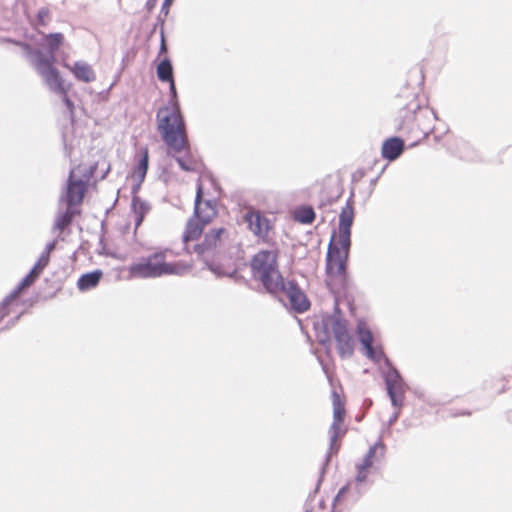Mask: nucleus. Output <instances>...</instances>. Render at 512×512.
Returning a JSON list of instances; mask_svg holds the SVG:
<instances>
[{
    "instance_id": "nucleus-26",
    "label": "nucleus",
    "mask_w": 512,
    "mask_h": 512,
    "mask_svg": "<svg viewBox=\"0 0 512 512\" xmlns=\"http://www.w3.org/2000/svg\"><path fill=\"white\" fill-rule=\"evenodd\" d=\"M57 240H53L46 244L44 251L41 253L38 261L32 267V273L40 276L50 261V254L56 249Z\"/></svg>"
},
{
    "instance_id": "nucleus-13",
    "label": "nucleus",
    "mask_w": 512,
    "mask_h": 512,
    "mask_svg": "<svg viewBox=\"0 0 512 512\" xmlns=\"http://www.w3.org/2000/svg\"><path fill=\"white\" fill-rule=\"evenodd\" d=\"M422 110L420 104L413 100L400 110V121L396 129L402 132H410L416 119V112Z\"/></svg>"
},
{
    "instance_id": "nucleus-39",
    "label": "nucleus",
    "mask_w": 512,
    "mask_h": 512,
    "mask_svg": "<svg viewBox=\"0 0 512 512\" xmlns=\"http://www.w3.org/2000/svg\"><path fill=\"white\" fill-rule=\"evenodd\" d=\"M132 179H133V184L131 187V195H132V197H139L138 193H139L144 181H140L139 178H132Z\"/></svg>"
},
{
    "instance_id": "nucleus-27",
    "label": "nucleus",
    "mask_w": 512,
    "mask_h": 512,
    "mask_svg": "<svg viewBox=\"0 0 512 512\" xmlns=\"http://www.w3.org/2000/svg\"><path fill=\"white\" fill-rule=\"evenodd\" d=\"M316 218V213L312 206L301 205L298 206L293 212L294 221L300 224H312Z\"/></svg>"
},
{
    "instance_id": "nucleus-25",
    "label": "nucleus",
    "mask_w": 512,
    "mask_h": 512,
    "mask_svg": "<svg viewBox=\"0 0 512 512\" xmlns=\"http://www.w3.org/2000/svg\"><path fill=\"white\" fill-rule=\"evenodd\" d=\"M226 234L227 230L223 227L212 229L205 234L203 242L211 252L222 245L223 236Z\"/></svg>"
},
{
    "instance_id": "nucleus-2",
    "label": "nucleus",
    "mask_w": 512,
    "mask_h": 512,
    "mask_svg": "<svg viewBox=\"0 0 512 512\" xmlns=\"http://www.w3.org/2000/svg\"><path fill=\"white\" fill-rule=\"evenodd\" d=\"M336 233L333 232L328 244L326 254V275L327 284L332 281L339 282V289L345 290L348 287L347 262L351 248V231H339L338 243L335 242Z\"/></svg>"
},
{
    "instance_id": "nucleus-1",
    "label": "nucleus",
    "mask_w": 512,
    "mask_h": 512,
    "mask_svg": "<svg viewBox=\"0 0 512 512\" xmlns=\"http://www.w3.org/2000/svg\"><path fill=\"white\" fill-rule=\"evenodd\" d=\"M169 84V101L167 105L160 107L156 113L158 130L162 140L168 148L178 152L187 146V141L183 137V131L186 126L184 116L181 112L178 101V94L175 80L166 81Z\"/></svg>"
},
{
    "instance_id": "nucleus-40",
    "label": "nucleus",
    "mask_w": 512,
    "mask_h": 512,
    "mask_svg": "<svg viewBox=\"0 0 512 512\" xmlns=\"http://www.w3.org/2000/svg\"><path fill=\"white\" fill-rule=\"evenodd\" d=\"M173 2L174 0L163 1L159 15H161L164 19H166V17L168 16L170 7L173 4Z\"/></svg>"
},
{
    "instance_id": "nucleus-34",
    "label": "nucleus",
    "mask_w": 512,
    "mask_h": 512,
    "mask_svg": "<svg viewBox=\"0 0 512 512\" xmlns=\"http://www.w3.org/2000/svg\"><path fill=\"white\" fill-rule=\"evenodd\" d=\"M203 196V186L200 182H198L194 201V217L196 218H200V215H202V205L204 202Z\"/></svg>"
},
{
    "instance_id": "nucleus-6",
    "label": "nucleus",
    "mask_w": 512,
    "mask_h": 512,
    "mask_svg": "<svg viewBox=\"0 0 512 512\" xmlns=\"http://www.w3.org/2000/svg\"><path fill=\"white\" fill-rule=\"evenodd\" d=\"M386 370L382 372L387 395L393 408L403 407L405 393L408 388L399 370L385 357Z\"/></svg>"
},
{
    "instance_id": "nucleus-5",
    "label": "nucleus",
    "mask_w": 512,
    "mask_h": 512,
    "mask_svg": "<svg viewBox=\"0 0 512 512\" xmlns=\"http://www.w3.org/2000/svg\"><path fill=\"white\" fill-rule=\"evenodd\" d=\"M168 249L156 250L147 256L140 257L129 267L132 276L150 279L166 275H180L181 269L172 262H167Z\"/></svg>"
},
{
    "instance_id": "nucleus-31",
    "label": "nucleus",
    "mask_w": 512,
    "mask_h": 512,
    "mask_svg": "<svg viewBox=\"0 0 512 512\" xmlns=\"http://www.w3.org/2000/svg\"><path fill=\"white\" fill-rule=\"evenodd\" d=\"M333 421L343 423L345 418V405L336 391H332Z\"/></svg>"
},
{
    "instance_id": "nucleus-18",
    "label": "nucleus",
    "mask_w": 512,
    "mask_h": 512,
    "mask_svg": "<svg viewBox=\"0 0 512 512\" xmlns=\"http://www.w3.org/2000/svg\"><path fill=\"white\" fill-rule=\"evenodd\" d=\"M149 168V150L147 147H142L136 156V163L131 172V178H139L140 181H145Z\"/></svg>"
},
{
    "instance_id": "nucleus-11",
    "label": "nucleus",
    "mask_w": 512,
    "mask_h": 512,
    "mask_svg": "<svg viewBox=\"0 0 512 512\" xmlns=\"http://www.w3.org/2000/svg\"><path fill=\"white\" fill-rule=\"evenodd\" d=\"M279 293L287 295L290 307L296 313H304L309 310L310 301L296 281L284 279L283 288L279 289Z\"/></svg>"
},
{
    "instance_id": "nucleus-38",
    "label": "nucleus",
    "mask_w": 512,
    "mask_h": 512,
    "mask_svg": "<svg viewBox=\"0 0 512 512\" xmlns=\"http://www.w3.org/2000/svg\"><path fill=\"white\" fill-rule=\"evenodd\" d=\"M205 265H206L207 269L210 270L217 277H225L226 272L222 271L220 266L214 265L213 263L209 262L208 260H205Z\"/></svg>"
},
{
    "instance_id": "nucleus-30",
    "label": "nucleus",
    "mask_w": 512,
    "mask_h": 512,
    "mask_svg": "<svg viewBox=\"0 0 512 512\" xmlns=\"http://www.w3.org/2000/svg\"><path fill=\"white\" fill-rule=\"evenodd\" d=\"M45 41L47 45L46 56H55V52L60 48L64 42V35L60 32L49 33L45 35Z\"/></svg>"
},
{
    "instance_id": "nucleus-29",
    "label": "nucleus",
    "mask_w": 512,
    "mask_h": 512,
    "mask_svg": "<svg viewBox=\"0 0 512 512\" xmlns=\"http://www.w3.org/2000/svg\"><path fill=\"white\" fill-rule=\"evenodd\" d=\"M39 276H36L35 273H32V269L29 273L20 281V283L8 294L6 297L9 298L12 302L16 300L19 295L26 289L29 288Z\"/></svg>"
},
{
    "instance_id": "nucleus-32",
    "label": "nucleus",
    "mask_w": 512,
    "mask_h": 512,
    "mask_svg": "<svg viewBox=\"0 0 512 512\" xmlns=\"http://www.w3.org/2000/svg\"><path fill=\"white\" fill-rule=\"evenodd\" d=\"M51 11L48 7H42L38 10L35 19L31 20V25L39 30L40 28L47 27L51 22Z\"/></svg>"
},
{
    "instance_id": "nucleus-52",
    "label": "nucleus",
    "mask_w": 512,
    "mask_h": 512,
    "mask_svg": "<svg viewBox=\"0 0 512 512\" xmlns=\"http://www.w3.org/2000/svg\"><path fill=\"white\" fill-rule=\"evenodd\" d=\"M428 134H429V132H425V133H424V137H427V136H428Z\"/></svg>"
},
{
    "instance_id": "nucleus-24",
    "label": "nucleus",
    "mask_w": 512,
    "mask_h": 512,
    "mask_svg": "<svg viewBox=\"0 0 512 512\" xmlns=\"http://www.w3.org/2000/svg\"><path fill=\"white\" fill-rule=\"evenodd\" d=\"M79 213L74 207L67 206L66 210L57 213L53 229L64 231L73 221L74 217Z\"/></svg>"
},
{
    "instance_id": "nucleus-4",
    "label": "nucleus",
    "mask_w": 512,
    "mask_h": 512,
    "mask_svg": "<svg viewBox=\"0 0 512 512\" xmlns=\"http://www.w3.org/2000/svg\"><path fill=\"white\" fill-rule=\"evenodd\" d=\"M5 40L8 41V43L20 46L25 51L26 56L32 58L34 66L53 92L57 94L68 92L70 85H65L60 72L54 67L55 56H46L40 49H33L32 46L26 42L13 39Z\"/></svg>"
},
{
    "instance_id": "nucleus-35",
    "label": "nucleus",
    "mask_w": 512,
    "mask_h": 512,
    "mask_svg": "<svg viewBox=\"0 0 512 512\" xmlns=\"http://www.w3.org/2000/svg\"><path fill=\"white\" fill-rule=\"evenodd\" d=\"M330 317H335V318L337 317V318H340V319H344L342 317V312H341V309L339 307L338 300L336 298L334 300V312H333V314L327 315L326 317L323 318L322 325L325 328L331 327V324H328V319Z\"/></svg>"
},
{
    "instance_id": "nucleus-14",
    "label": "nucleus",
    "mask_w": 512,
    "mask_h": 512,
    "mask_svg": "<svg viewBox=\"0 0 512 512\" xmlns=\"http://www.w3.org/2000/svg\"><path fill=\"white\" fill-rule=\"evenodd\" d=\"M405 150V142L398 136L386 139L382 144V157L388 161L397 160Z\"/></svg>"
},
{
    "instance_id": "nucleus-42",
    "label": "nucleus",
    "mask_w": 512,
    "mask_h": 512,
    "mask_svg": "<svg viewBox=\"0 0 512 512\" xmlns=\"http://www.w3.org/2000/svg\"><path fill=\"white\" fill-rule=\"evenodd\" d=\"M394 409H395L394 413L389 417V419L387 421L388 427H391L392 425H394L397 422V420L399 419L402 407L394 408Z\"/></svg>"
},
{
    "instance_id": "nucleus-8",
    "label": "nucleus",
    "mask_w": 512,
    "mask_h": 512,
    "mask_svg": "<svg viewBox=\"0 0 512 512\" xmlns=\"http://www.w3.org/2000/svg\"><path fill=\"white\" fill-rule=\"evenodd\" d=\"M328 324H331V331L337 343V350L341 358H349L354 352V343L348 332L345 319L330 317Z\"/></svg>"
},
{
    "instance_id": "nucleus-23",
    "label": "nucleus",
    "mask_w": 512,
    "mask_h": 512,
    "mask_svg": "<svg viewBox=\"0 0 512 512\" xmlns=\"http://www.w3.org/2000/svg\"><path fill=\"white\" fill-rule=\"evenodd\" d=\"M131 209L135 214V228L141 226L146 214L150 211V205L140 197H132Z\"/></svg>"
},
{
    "instance_id": "nucleus-7",
    "label": "nucleus",
    "mask_w": 512,
    "mask_h": 512,
    "mask_svg": "<svg viewBox=\"0 0 512 512\" xmlns=\"http://www.w3.org/2000/svg\"><path fill=\"white\" fill-rule=\"evenodd\" d=\"M356 471L357 474L355 476V487L352 490L351 489V483L348 482L344 486H342L332 501V511L331 512H345L346 509L342 507V502L345 497L349 501H351L352 504L356 503L364 494V490L362 489V484L367 481L368 478V470L370 468L363 467V464L358 463L356 464Z\"/></svg>"
},
{
    "instance_id": "nucleus-36",
    "label": "nucleus",
    "mask_w": 512,
    "mask_h": 512,
    "mask_svg": "<svg viewBox=\"0 0 512 512\" xmlns=\"http://www.w3.org/2000/svg\"><path fill=\"white\" fill-rule=\"evenodd\" d=\"M329 330H331V327L325 328L323 326V331L317 333V340L319 344L326 345L330 343Z\"/></svg>"
},
{
    "instance_id": "nucleus-15",
    "label": "nucleus",
    "mask_w": 512,
    "mask_h": 512,
    "mask_svg": "<svg viewBox=\"0 0 512 512\" xmlns=\"http://www.w3.org/2000/svg\"><path fill=\"white\" fill-rule=\"evenodd\" d=\"M210 217V215H200V218L195 217L190 219L186 224V228L182 236L183 242L188 243L200 237L205 225L209 223Z\"/></svg>"
},
{
    "instance_id": "nucleus-51",
    "label": "nucleus",
    "mask_w": 512,
    "mask_h": 512,
    "mask_svg": "<svg viewBox=\"0 0 512 512\" xmlns=\"http://www.w3.org/2000/svg\"><path fill=\"white\" fill-rule=\"evenodd\" d=\"M376 182H377V178L373 179V180L371 181V184H372V185H374Z\"/></svg>"
},
{
    "instance_id": "nucleus-22",
    "label": "nucleus",
    "mask_w": 512,
    "mask_h": 512,
    "mask_svg": "<svg viewBox=\"0 0 512 512\" xmlns=\"http://www.w3.org/2000/svg\"><path fill=\"white\" fill-rule=\"evenodd\" d=\"M74 77L81 82L90 83L96 79L92 67L84 61H76L71 68Z\"/></svg>"
},
{
    "instance_id": "nucleus-37",
    "label": "nucleus",
    "mask_w": 512,
    "mask_h": 512,
    "mask_svg": "<svg viewBox=\"0 0 512 512\" xmlns=\"http://www.w3.org/2000/svg\"><path fill=\"white\" fill-rule=\"evenodd\" d=\"M59 95L62 97V101H63L64 105L66 106V108L68 109L71 119H73L74 118V108H75L73 101L68 97L67 93L59 94Z\"/></svg>"
},
{
    "instance_id": "nucleus-3",
    "label": "nucleus",
    "mask_w": 512,
    "mask_h": 512,
    "mask_svg": "<svg viewBox=\"0 0 512 512\" xmlns=\"http://www.w3.org/2000/svg\"><path fill=\"white\" fill-rule=\"evenodd\" d=\"M249 266L253 279L259 281L268 294H279L284 277L279 271L277 251L260 250L253 255Z\"/></svg>"
},
{
    "instance_id": "nucleus-19",
    "label": "nucleus",
    "mask_w": 512,
    "mask_h": 512,
    "mask_svg": "<svg viewBox=\"0 0 512 512\" xmlns=\"http://www.w3.org/2000/svg\"><path fill=\"white\" fill-rule=\"evenodd\" d=\"M386 446L382 440H378L370 446L366 452L361 464L363 467L372 468L374 462H381L385 456Z\"/></svg>"
},
{
    "instance_id": "nucleus-33",
    "label": "nucleus",
    "mask_w": 512,
    "mask_h": 512,
    "mask_svg": "<svg viewBox=\"0 0 512 512\" xmlns=\"http://www.w3.org/2000/svg\"><path fill=\"white\" fill-rule=\"evenodd\" d=\"M164 24L165 19L158 15L156 19V24L153 27L152 33L156 30L157 26H160V48H159V54H165L168 52V46L166 43L165 33H164Z\"/></svg>"
},
{
    "instance_id": "nucleus-10",
    "label": "nucleus",
    "mask_w": 512,
    "mask_h": 512,
    "mask_svg": "<svg viewBox=\"0 0 512 512\" xmlns=\"http://www.w3.org/2000/svg\"><path fill=\"white\" fill-rule=\"evenodd\" d=\"M86 190L87 182L82 179H75L74 170L72 169L69 173L65 189L60 196V202L75 208V206L83 202Z\"/></svg>"
},
{
    "instance_id": "nucleus-45",
    "label": "nucleus",
    "mask_w": 512,
    "mask_h": 512,
    "mask_svg": "<svg viewBox=\"0 0 512 512\" xmlns=\"http://www.w3.org/2000/svg\"><path fill=\"white\" fill-rule=\"evenodd\" d=\"M225 276L229 277V278H232V279H235V280L243 279V277L238 274L237 269H234L231 272L225 273Z\"/></svg>"
},
{
    "instance_id": "nucleus-46",
    "label": "nucleus",
    "mask_w": 512,
    "mask_h": 512,
    "mask_svg": "<svg viewBox=\"0 0 512 512\" xmlns=\"http://www.w3.org/2000/svg\"><path fill=\"white\" fill-rule=\"evenodd\" d=\"M157 4V0H147L145 4V8L148 12H151Z\"/></svg>"
},
{
    "instance_id": "nucleus-12",
    "label": "nucleus",
    "mask_w": 512,
    "mask_h": 512,
    "mask_svg": "<svg viewBox=\"0 0 512 512\" xmlns=\"http://www.w3.org/2000/svg\"><path fill=\"white\" fill-rule=\"evenodd\" d=\"M357 334L367 358L374 362H379L381 359L385 360V357L387 356L384 354L382 348L373 346L374 336L369 328L364 324L359 323L357 325Z\"/></svg>"
},
{
    "instance_id": "nucleus-48",
    "label": "nucleus",
    "mask_w": 512,
    "mask_h": 512,
    "mask_svg": "<svg viewBox=\"0 0 512 512\" xmlns=\"http://www.w3.org/2000/svg\"><path fill=\"white\" fill-rule=\"evenodd\" d=\"M109 171H110V165H108L106 170L103 172L101 179H104L107 176V174L109 173Z\"/></svg>"
},
{
    "instance_id": "nucleus-41",
    "label": "nucleus",
    "mask_w": 512,
    "mask_h": 512,
    "mask_svg": "<svg viewBox=\"0 0 512 512\" xmlns=\"http://www.w3.org/2000/svg\"><path fill=\"white\" fill-rule=\"evenodd\" d=\"M194 251L199 255L204 257L206 253L210 252L209 249L205 246L204 242L198 243L194 246ZM205 261L206 259L203 258Z\"/></svg>"
},
{
    "instance_id": "nucleus-47",
    "label": "nucleus",
    "mask_w": 512,
    "mask_h": 512,
    "mask_svg": "<svg viewBox=\"0 0 512 512\" xmlns=\"http://www.w3.org/2000/svg\"><path fill=\"white\" fill-rule=\"evenodd\" d=\"M426 112H430L435 120H438V115L434 109H426Z\"/></svg>"
},
{
    "instance_id": "nucleus-16",
    "label": "nucleus",
    "mask_w": 512,
    "mask_h": 512,
    "mask_svg": "<svg viewBox=\"0 0 512 512\" xmlns=\"http://www.w3.org/2000/svg\"><path fill=\"white\" fill-rule=\"evenodd\" d=\"M341 424L342 423L334 422L333 421L331 426H330V430H329V433H330V451H329V453L326 456V459H325V462H324L323 466L321 467L320 476H319V479H318L317 484H316V489H315L316 491L320 488V485H321V483L323 481V477H324V474L326 472V465L330 461L331 453H337L338 450H339V444H337V440H338V438L341 435Z\"/></svg>"
},
{
    "instance_id": "nucleus-43",
    "label": "nucleus",
    "mask_w": 512,
    "mask_h": 512,
    "mask_svg": "<svg viewBox=\"0 0 512 512\" xmlns=\"http://www.w3.org/2000/svg\"><path fill=\"white\" fill-rule=\"evenodd\" d=\"M20 317H21V314L17 315L16 317H14L11 320H9L8 323L6 324V326L0 329V332L7 330L10 327L14 326L16 324V322L20 319Z\"/></svg>"
},
{
    "instance_id": "nucleus-49",
    "label": "nucleus",
    "mask_w": 512,
    "mask_h": 512,
    "mask_svg": "<svg viewBox=\"0 0 512 512\" xmlns=\"http://www.w3.org/2000/svg\"><path fill=\"white\" fill-rule=\"evenodd\" d=\"M458 415H470V412H468V411H463V412L459 413Z\"/></svg>"
},
{
    "instance_id": "nucleus-50",
    "label": "nucleus",
    "mask_w": 512,
    "mask_h": 512,
    "mask_svg": "<svg viewBox=\"0 0 512 512\" xmlns=\"http://www.w3.org/2000/svg\"><path fill=\"white\" fill-rule=\"evenodd\" d=\"M94 170H95V167H94V166H91V167H90V173H89V174H90V175H92V174L94 173Z\"/></svg>"
},
{
    "instance_id": "nucleus-21",
    "label": "nucleus",
    "mask_w": 512,
    "mask_h": 512,
    "mask_svg": "<svg viewBox=\"0 0 512 512\" xmlns=\"http://www.w3.org/2000/svg\"><path fill=\"white\" fill-rule=\"evenodd\" d=\"M183 137H185V139L187 141L186 142L187 146H185V148L181 149L180 152L184 151L185 155L183 157L182 156H174V159L178 163L181 170L186 171V172H192L195 170L196 162L191 153V148H190V143H189V140L187 137L186 127L184 128V131H183ZM177 153H179V151Z\"/></svg>"
},
{
    "instance_id": "nucleus-17",
    "label": "nucleus",
    "mask_w": 512,
    "mask_h": 512,
    "mask_svg": "<svg viewBox=\"0 0 512 512\" xmlns=\"http://www.w3.org/2000/svg\"><path fill=\"white\" fill-rule=\"evenodd\" d=\"M354 192L351 191L350 197L346 201V205L342 208L339 215V231H351L354 221Z\"/></svg>"
},
{
    "instance_id": "nucleus-53",
    "label": "nucleus",
    "mask_w": 512,
    "mask_h": 512,
    "mask_svg": "<svg viewBox=\"0 0 512 512\" xmlns=\"http://www.w3.org/2000/svg\"><path fill=\"white\" fill-rule=\"evenodd\" d=\"M5 39H6V38L0 39V41L7 42Z\"/></svg>"
},
{
    "instance_id": "nucleus-9",
    "label": "nucleus",
    "mask_w": 512,
    "mask_h": 512,
    "mask_svg": "<svg viewBox=\"0 0 512 512\" xmlns=\"http://www.w3.org/2000/svg\"><path fill=\"white\" fill-rule=\"evenodd\" d=\"M244 220L252 234L263 242H268L269 232L273 230V222L259 210L251 209L244 215Z\"/></svg>"
},
{
    "instance_id": "nucleus-28",
    "label": "nucleus",
    "mask_w": 512,
    "mask_h": 512,
    "mask_svg": "<svg viewBox=\"0 0 512 512\" xmlns=\"http://www.w3.org/2000/svg\"><path fill=\"white\" fill-rule=\"evenodd\" d=\"M156 74L157 78L161 82L171 81L174 79V70L170 58L165 57L158 63L156 67Z\"/></svg>"
},
{
    "instance_id": "nucleus-44",
    "label": "nucleus",
    "mask_w": 512,
    "mask_h": 512,
    "mask_svg": "<svg viewBox=\"0 0 512 512\" xmlns=\"http://www.w3.org/2000/svg\"><path fill=\"white\" fill-rule=\"evenodd\" d=\"M203 205H205L206 208L210 209L212 211V215L215 214V201L208 199L204 200Z\"/></svg>"
},
{
    "instance_id": "nucleus-20",
    "label": "nucleus",
    "mask_w": 512,
    "mask_h": 512,
    "mask_svg": "<svg viewBox=\"0 0 512 512\" xmlns=\"http://www.w3.org/2000/svg\"><path fill=\"white\" fill-rule=\"evenodd\" d=\"M103 272L100 269L82 274L77 281V288L82 291H89L95 288L102 279Z\"/></svg>"
}]
</instances>
